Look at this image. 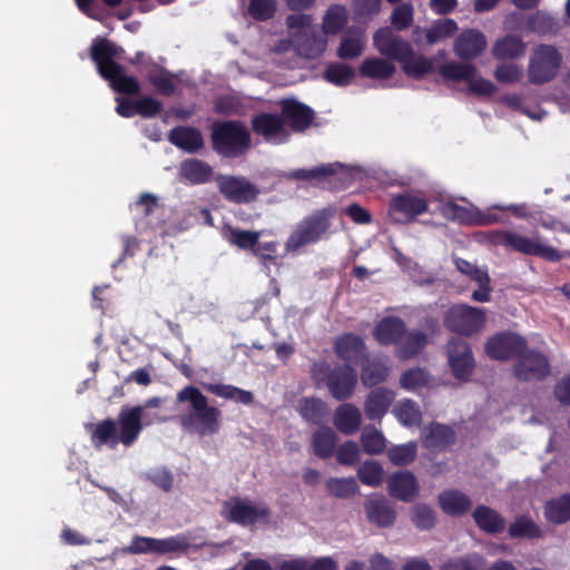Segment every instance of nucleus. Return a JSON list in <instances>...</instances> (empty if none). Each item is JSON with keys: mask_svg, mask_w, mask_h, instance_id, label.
Returning <instances> with one entry per match:
<instances>
[{"mask_svg": "<svg viewBox=\"0 0 570 570\" xmlns=\"http://www.w3.org/2000/svg\"><path fill=\"white\" fill-rule=\"evenodd\" d=\"M373 45L379 52L402 65V71L410 78L421 79L434 70L432 59L416 55L411 43L394 35L389 27L379 28L373 35Z\"/></svg>", "mask_w": 570, "mask_h": 570, "instance_id": "1", "label": "nucleus"}, {"mask_svg": "<svg viewBox=\"0 0 570 570\" xmlns=\"http://www.w3.org/2000/svg\"><path fill=\"white\" fill-rule=\"evenodd\" d=\"M124 53L122 47L105 38H97L90 47V58L96 63L101 78L109 81L116 92L138 95L140 92L138 80L127 76L124 67L117 62V59H122Z\"/></svg>", "mask_w": 570, "mask_h": 570, "instance_id": "2", "label": "nucleus"}, {"mask_svg": "<svg viewBox=\"0 0 570 570\" xmlns=\"http://www.w3.org/2000/svg\"><path fill=\"white\" fill-rule=\"evenodd\" d=\"M177 401L189 403L188 411L178 416L180 425L190 432H196L200 436L214 435L220 430L222 412L216 406L208 405L207 397L202 391L187 385L177 393Z\"/></svg>", "mask_w": 570, "mask_h": 570, "instance_id": "3", "label": "nucleus"}, {"mask_svg": "<svg viewBox=\"0 0 570 570\" xmlns=\"http://www.w3.org/2000/svg\"><path fill=\"white\" fill-rule=\"evenodd\" d=\"M311 377L317 386H326L331 396L337 401L351 399L357 385V372L351 364L332 366L326 361L314 362Z\"/></svg>", "mask_w": 570, "mask_h": 570, "instance_id": "4", "label": "nucleus"}, {"mask_svg": "<svg viewBox=\"0 0 570 570\" xmlns=\"http://www.w3.org/2000/svg\"><path fill=\"white\" fill-rule=\"evenodd\" d=\"M213 150L223 158H237L252 145L250 132L240 120H216L210 126Z\"/></svg>", "mask_w": 570, "mask_h": 570, "instance_id": "5", "label": "nucleus"}, {"mask_svg": "<svg viewBox=\"0 0 570 570\" xmlns=\"http://www.w3.org/2000/svg\"><path fill=\"white\" fill-rule=\"evenodd\" d=\"M331 228V212L320 209L313 214L305 216L292 232L285 243V249L288 253L298 250L299 248L316 244L324 238Z\"/></svg>", "mask_w": 570, "mask_h": 570, "instance_id": "6", "label": "nucleus"}, {"mask_svg": "<svg viewBox=\"0 0 570 570\" xmlns=\"http://www.w3.org/2000/svg\"><path fill=\"white\" fill-rule=\"evenodd\" d=\"M562 63V55L552 45H538L530 57L528 77L534 85L551 81L558 73Z\"/></svg>", "mask_w": 570, "mask_h": 570, "instance_id": "7", "label": "nucleus"}, {"mask_svg": "<svg viewBox=\"0 0 570 570\" xmlns=\"http://www.w3.org/2000/svg\"><path fill=\"white\" fill-rule=\"evenodd\" d=\"M485 318L484 309L468 304H456L445 312L443 324L450 332L472 336L484 327Z\"/></svg>", "mask_w": 570, "mask_h": 570, "instance_id": "8", "label": "nucleus"}, {"mask_svg": "<svg viewBox=\"0 0 570 570\" xmlns=\"http://www.w3.org/2000/svg\"><path fill=\"white\" fill-rule=\"evenodd\" d=\"M512 373L521 382L544 381L551 373L550 360L542 352L527 346L514 361Z\"/></svg>", "mask_w": 570, "mask_h": 570, "instance_id": "9", "label": "nucleus"}, {"mask_svg": "<svg viewBox=\"0 0 570 570\" xmlns=\"http://www.w3.org/2000/svg\"><path fill=\"white\" fill-rule=\"evenodd\" d=\"M527 340L512 332H500L490 336L485 344L487 355L497 361L517 360L527 347Z\"/></svg>", "mask_w": 570, "mask_h": 570, "instance_id": "10", "label": "nucleus"}, {"mask_svg": "<svg viewBox=\"0 0 570 570\" xmlns=\"http://www.w3.org/2000/svg\"><path fill=\"white\" fill-rule=\"evenodd\" d=\"M216 183L223 197L234 204L255 202L259 195L257 186L243 176L218 175Z\"/></svg>", "mask_w": 570, "mask_h": 570, "instance_id": "11", "label": "nucleus"}, {"mask_svg": "<svg viewBox=\"0 0 570 570\" xmlns=\"http://www.w3.org/2000/svg\"><path fill=\"white\" fill-rule=\"evenodd\" d=\"M448 358L452 375L459 381H469L475 367L470 344L460 337L451 338L448 343Z\"/></svg>", "mask_w": 570, "mask_h": 570, "instance_id": "12", "label": "nucleus"}, {"mask_svg": "<svg viewBox=\"0 0 570 570\" xmlns=\"http://www.w3.org/2000/svg\"><path fill=\"white\" fill-rule=\"evenodd\" d=\"M428 210V200L411 193L394 195L389 205V215L395 223L413 222Z\"/></svg>", "mask_w": 570, "mask_h": 570, "instance_id": "13", "label": "nucleus"}, {"mask_svg": "<svg viewBox=\"0 0 570 570\" xmlns=\"http://www.w3.org/2000/svg\"><path fill=\"white\" fill-rule=\"evenodd\" d=\"M284 126L287 125L294 132L308 129L315 118V111L295 98H284L278 102Z\"/></svg>", "mask_w": 570, "mask_h": 570, "instance_id": "14", "label": "nucleus"}, {"mask_svg": "<svg viewBox=\"0 0 570 570\" xmlns=\"http://www.w3.org/2000/svg\"><path fill=\"white\" fill-rule=\"evenodd\" d=\"M142 413L144 407L141 405L132 407H121L118 414V420L116 422L117 426L119 425L118 439L120 440L122 445L130 446L139 438V434L141 433L144 428Z\"/></svg>", "mask_w": 570, "mask_h": 570, "instance_id": "15", "label": "nucleus"}, {"mask_svg": "<svg viewBox=\"0 0 570 570\" xmlns=\"http://www.w3.org/2000/svg\"><path fill=\"white\" fill-rule=\"evenodd\" d=\"M508 247L523 255L537 256L552 263L559 262L562 258L558 249L543 244L539 237L530 238L512 233Z\"/></svg>", "mask_w": 570, "mask_h": 570, "instance_id": "16", "label": "nucleus"}, {"mask_svg": "<svg viewBox=\"0 0 570 570\" xmlns=\"http://www.w3.org/2000/svg\"><path fill=\"white\" fill-rule=\"evenodd\" d=\"M271 518V510L265 504H253L236 499L228 512V521L248 527L255 524L257 521L268 522Z\"/></svg>", "mask_w": 570, "mask_h": 570, "instance_id": "17", "label": "nucleus"}, {"mask_svg": "<svg viewBox=\"0 0 570 570\" xmlns=\"http://www.w3.org/2000/svg\"><path fill=\"white\" fill-rule=\"evenodd\" d=\"M364 510L367 521L377 528H390L395 523L396 511L384 495L368 498Z\"/></svg>", "mask_w": 570, "mask_h": 570, "instance_id": "18", "label": "nucleus"}, {"mask_svg": "<svg viewBox=\"0 0 570 570\" xmlns=\"http://www.w3.org/2000/svg\"><path fill=\"white\" fill-rule=\"evenodd\" d=\"M334 352L344 364H355L366 355L364 340L354 333H344L334 342Z\"/></svg>", "mask_w": 570, "mask_h": 570, "instance_id": "19", "label": "nucleus"}, {"mask_svg": "<svg viewBox=\"0 0 570 570\" xmlns=\"http://www.w3.org/2000/svg\"><path fill=\"white\" fill-rule=\"evenodd\" d=\"M387 490L391 497L403 502H411L419 494L420 485L412 472L399 471L389 476Z\"/></svg>", "mask_w": 570, "mask_h": 570, "instance_id": "20", "label": "nucleus"}, {"mask_svg": "<svg viewBox=\"0 0 570 570\" xmlns=\"http://www.w3.org/2000/svg\"><path fill=\"white\" fill-rule=\"evenodd\" d=\"M487 48V38L478 29L463 30L454 41V52L461 59L479 57Z\"/></svg>", "mask_w": 570, "mask_h": 570, "instance_id": "21", "label": "nucleus"}, {"mask_svg": "<svg viewBox=\"0 0 570 570\" xmlns=\"http://www.w3.org/2000/svg\"><path fill=\"white\" fill-rule=\"evenodd\" d=\"M395 393L384 386L375 387L365 397L364 414L371 421H381L389 412Z\"/></svg>", "mask_w": 570, "mask_h": 570, "instance_id": "22", "label": "nucleus"}, {"mask_svg": "<svg viewBox=\"0 0 570 570\" xmlns=\"http://www.w3.org/2000/svg\"><path fill=\"white\" fill-rule=\"evenodd\" d=\"M391 371V365L386 357L374 356L370 358L367 354L361 364V381L365 387H373L386 381Z\"/></svg>", "mask_w": 570, "mask_h": 570, "instance_id": "23", "label": "nucleus"}, {"mask_svg": "<svg viewBox=\"0 0 570 570\" xmlns=\"http://www.w3.org/2000/svg\"><path fill=\"white\" fill-rule=\"evenodd\" d=\"M405 323L397 316L383 317L374 327L373 336L380 345H399L405 335Z\"/></svg>", "mask_w": 570, "mask_h": 570, "instance_id": "24", "label": "nucleus"}, {"mask_svg": "<svg viewBox=\"0 0 570 570\" xmlns=\"http://www.w3.org/2000/svg\"><path fill=\"white\" fill-rule=\"evenodd\" d=\"M252 130L269 141L285 132L284 119L281 114L261 112L250 121Z\"/></svg>", "mask_w": 570, "mask_h": 570, "instance_id": "25", "label": "nucleus"}, {"mask_svg": "<svg viewBox=\"0 0 570 570\" xmlns=\"http://www.w3.org/2000/svg\"><path fill=\"white\" fill-rule=\"evenodd\" d=\"M169 141L187 153L194 154L204 147V138L199 129L189 126L174 127L168 134Z\"/></svg>", "mask_w": 570, "mask_h": 570, "instance_id": "26", "label": "nucleus"}, {"mask_svg": "<svg viewBox=\"0 0 570 570\" xmlns=\"http://www.w3.org/2000/svg\"><path fill=\"white\" fill-rule=\"evenodd\" d=\"M438 503L441 510L451 517H460L468 513L472 508L471 499L460 490H444L438 495Z\"/></svg>", "mask_w": 570, "mask_h": 570, "instance_id": "27", "label": "nucleus"}, {"mask_svg": "<svg viewBox=\"0 0 570 570\" xmlns=\"http://www.w3.org/2000/svg\"><path fill=\"white\" fill-rule=\"evenodd\" d=\"M472 518L480 530L488 534L497 535L504 531L505 519L494 509L488 505H476Z\"/></svg>", "mask_w": 570, "mask_h": 570, "instance_id": "28", "label": "nucleus"}, {"mask_svg": "<svg viewBox=\"0 0 570 570\" xmlns=\"http://www.w3.org/2000/svg\"><path fill=\"white\" fill-rule=\"evenodd\" d=\"M334 425L344 435L356 433L362 424L361 411L351 403H343L334 412Z\"/></svg>", "mask_w": 570, "mask_h": 570, "instance_id": "29", "label": "nucleus"}, {"mask_svg": "<svg viewBox=\"0 0 570 570\" xmlns=\"http://www.w3.org/2000/svg\"><path fill=\"white\" fill-rule=\"evenodd\" d=\"M365 37L361 29H348L340 40L336 56L341 60H353L363 55Z\"/></svg>", "mask_w": 570, "mask_h": 570, "instance_id": "30", "label": "nucleus"}, {"mask_svg": "<svg viewBox=\"0 0 570 570\" xmlns=\"http://www.w3.org/2000/svg\"><path fill=\"white\" fill-rule=\"evenodd\" d=\"M118 436L117 422L114 419L108 417L92 425L90 440L96 449H100L102 446L115 449L119 443H121Z\"/></svg>", "mask_w": 570, "mask_h": 570, "instance_id": "31", "label": "nucleus"}, {"mask_svg": "<svg viewBox=\"0 0 570 570\" xmlns=\"http://www.w3.org/2000/svg\"><path fill=\"white\" fill-rule=\"evenodd\" d=\"M524 29L538 36H553L560 30L557 18L547 11L537 10L527 17Z\"/></svg>", "mask_w": 570, "mask_h": 570, "instance_id": "32", "label": "nucleus"}, {"mask_svg": "<svg viewBox=\"0 0 570 570\" xmlns=\"http://www.w3.org/2000/svg\"><path fill=\"white\" fill-rule=\"evenodd\" d=\"M222 235L229 245L250 252L257 247L258 239L261 238V232L245 230L229 224H225L222 227Z\"/></svg>", "mask_w": 570, "mask_h": 570, "instance_id": "33", "label": "nucleus"}, {"mask_svg": "<svg viewBox=\"0 0 570 570\" xmlns=\"http://www.w3.org/2000/svg\"><path fill=\"white\" fill-rule=\"evenodd\" d=\"M311 444L315 456L327 460L337 446V434L330 426H322L312 434Z\"/></svg>", "mask_w": 570, "mask_h": 570, "instance_id": "34", "label": "nucleus"}, {"mask_svg": "<svg viewBox=\"0 0 570 570\" xmlns=\"http://www.w3.org/2000/svg\"><path fill=\"white\" fill-rule=\"evenodd\" d=\"M428 340V335L423 331L405 330V335L395 348L397 357L404 361L415 357L425 348Z\"/></svg>", "mask_w": 570, "mask_h": 570, "instance_id": "35", "label": "nucleus"}, {"mask_svg": "<svg viewBox=\"0 0 570 570\" xmlns=\"http://www.w3.org/2000/svg\"><path fill=\"white\" fill-rule=\"evenodd\" d=\"M455 441V433L452 428L431 423L423 438V445L429 450H444Z\"/></svg>", "mask_w": 570, "mask_h": 570, "instance_id": "36", "label": "nucleus"}, {"mask_svg": "<svg viewBox=\"0 0 570 570\" xmlns=\"http://www.w3.org/2000/svg\"><path fill=\"white\" fill-rule=\"evenodd\" d=\"M525 43L517 35H507L498 39L492 47V55L498 60L517 59L524 55Z\"/></svg>", "mask_w": 570, "mask_h": 570, "instance_id": "37", "label": "nucleus"}, {"mask_svg": "<svg viewBox=\"0 0 570 570\" xmlns=\"http://www.w3.org/2000/svg\"><path fill=\"white\" fill-rule=\"evenodd\" d=\"M180 176L193 185H200L210 181L213 168L200 159H186L180 164Z\"/></svg>", "mask_w": 570, "mask_h": 570, "instance_id": "38", "label": "nucleus"}, {"mask_svg": "<svg viewBox=\"0 0 570 570\" xmlns=\"http://www.w3.org/2000/svg\"><path fill=\"white\" fill-rule=\"evenodd\" d=\"M543 514L552 524H563L570 521V493L548 500L543 507Z\"/></svg>", "mask_w": 570, "mask_h": 570, "instance_id": "39", "label": "nucleus"}, {"mask_svg": "<svg viewBox=\"0 0 570 570\" xmlns=\"http://www.w3.org/2000/svg\"><path fill=\"white\" fill-rule=\"evenodd\" d=\"M297 52L306 59H316L325 51L327 39L325 35L315 31L304 32L297 39Z\"/></svg>", "mask_w": 570, "mask_h": 570, "instance_id": "40", "label": "nucleus"}, {"mask_svg": "<svg viewBox=\"0 0 570 570\" xmlns=\"http://www.w3.org/2000/svg\"><path fill=\"white\" fill-rule=\"evenodd\" d=\"M296 410L306 422L318 425L327 414V404L318 397H302Z\"/></svg>", "mask_w": 570, "mask_h": 570, "instance_id": "41", "label": "nucleus"}, {"mask_svg": "<svg viewBox=\"0 0 570 570\" xmlns=\"http://www.w3.org/2000/svg\"><path fill=\"white\" fill-rule=\"evenodd\" d=\"M395 66L381 58H366L358 67V72L364 78L385 80L395 73Z\"/></svg>", "mask_w": 570, "mask_h": 570, "instance_id": "42", "label": "nucleus"}, {"mask_svg": "<svg viewBox=\"0 0 570 570\" xmlns=\"http://www.w3.org/2000/svg\"><path fill=\"white\" fill-rule=\"evenodd\" d=\"M508 534L512 539H539L543 537V531L530 517L519 515L510 523Z\"/></svg>", "mask_w": 570, "mask_h": 570, "instance_id": "43", "label": "nucleus"}, {"mask_svg": "<svg viewBox=\"0 0 570 570\" xmlns=\"http://www.w3.org/2000/svg\"><path fill=\"white\" fill-rule=\"evenodd\" d=\"M150 69L147 72L149 82L164 96H171L176 85L174 75L150 60Z\"/></svg>", "mask_w": 570, "mask_h": 570, "instance_id": "44", "label": "nucleus"}, {"mask_svg": "<svg viewBox=\"0 0 570 570\" xmlns=\"http://www.w3.org/2000/svg\"><path fill=\"white\" fill-rule=\"evenodd\" d=\"M142 480L149 482L165 493L171 492L175 484V475L166 465H158L148 469L142 474Z\"/></svg>", "mask_w": 570, "mask_h": 570, "instance_id": "45", "label": "nucleus"}, {"mask_svg": "<svg viewBox=\"0 0 570 570\" xmlns=\"http://www.w3.org/2000/svg\"><path fill=\"white\" fill-rule=\"evenodd\" d=\"M325 489L331 497L337 499H351L360 490L356 480L350 478H328L325 482Z\"/></svg>", "mask_w": 570, "mask_h": 570, "instance_id": "46", "label": "nucleus"}, {"mask_svg": "<svg viewBox=\"0 0 570 570\" xmlns=\"http://www.w3.org/2000/svg\"><path fill=\"white\" fill-rule=\"evenodd\" d=\"M393 413L401 424L409 428L420 424L422 420L419 405L410 399L399 401L393 409Z\"/></svg>", "mask_w": 570, "mask_h": 570, "instance_id": "47", "label": "nucleus"}, {"mask_svg": "<svg viewBox=\"0 0 570 570\" xmlns=\"http://www.w3.org/2000/svg\"><path fill=\"white\" fill-rule=\"evenodd\" d=\"M347 23V13L343 6H331L323 18V33L337 35Z\"/></svg>", "mask_w": 570, "mask_h": 570, "instance_id": "48", "label": "nucleus"}, {"mask_svg": "<svg viewBox=\"0 0 570 570\" xmlns=\"http://www.w3.org/2000/svg\"><path fill=\"white\" fill-rule=\"evenodd\" d=\"M354 77V69L343 62H331L324 70V79L338 87L350 85Z\"/></svg>", "mask_w": 570, "mask_h": 570, "instance_id": "49", "label": "nucleus"}, {"mask_svg": "<svg viewBox=\"0 0 570 570\" xmlns=\"http://www.w3.org/2000/svg\"><path fill=\"white\" fill-rule=\"evenodd\" d=\"M338 168H343V165L340 163L335 164H325L318 167H314L311 169H295L291 171L289 178L295 180H322L324 178L331 177L337 173Z\"/></svg>", "mask_w": 570, "mask_h": 570, "instance_id": "50", "label": "nucleus"}, {"mask_svg": "<svg viewBox=\"0 0 570 570\" xmlns=\"http://www.w3.org/2000/svg\"><path fill=\"white\" fill-rule=\"evenodd\" d=\"M476 72V69L471 63L463 62H446L439 67V73L446 80H471Z\"/></svg>", "mask_w": 570, "mask_h": 570, "instance_id": "51", "label": "nucleus"}, {"mask_svg": "<svg viewBox=\"0 0 570 570\" xmlns=\"http://www.w3.org/2000/svg\"><path fill=\"white\" fill-rule=\"evenodd\" d=\"M417 455V445L411 441L404 444L393 445L387 450V458L392 464L405 466L414 462Z\"/></svg>", "mask_w": 570, "mask_h": 570, "instance_id": "52", "label": "nucleus"}, {"mask_svg": "<svg viewBox=\"0 0 570 570\" xmlns=\"http://www.w3.org/2000/svg\"><path fill=\"white\" fill-rule=\"evenodd\" d=\"M484 559L479 553H469L462 557L448 559L440 570H482Z\"/></svg>", "mask_w": 570, "mask_h": 570, "instance_id": "53", "label": "nucleus"}, {"mask_svg": "<svg viewBox=\"0 0 570 570\" xmlns=\"http://www.w3.org/2000/svg\"><path fill=\"white\" fill-rule=\"evenodd\" d=\"M361 444L365 453L377 455L384 452L386 441L384 435L375 428L366 426L361 435Z\"/></svg>", "mask_w": 570, "mask_h": 570, "instance_id": "54", "label": "nucleus"}, {"mask_svg": "<svg viewBox=\"0 0 570 570\" xmlns=\"http://www.w3.org/2000/svg\"><path fill=\"white\" fill-rule=\"evenodd\" d=\"M430 381V374L422 367H412L402 373L400 385L406 391H413L426 386Z\"/></svg>", "mask_w": 570, "mask_h": 570, "instance_id": "55", "label": "nucleus"}, {"mask_svg": "<svg viewBox=\"0 0 570 570\" xmlns=\"http://www.w3.org/2000/svg\"><path fill=\"white\" fill-rule=\"evenodd\" d=\"M278 243L277 242H264L258 240L257 247L253 249V255L257 257L264 268L269 269L272 266L278 265Z\"/></svg>", "mask_w": 570, "mask_h": 570, "instance_id": "56", "label": "nucleus"}, {"mask_svg": "<svg viewBox=\"0 0 570 570\" xmlns=\"http://www.w3.org/2000/svg\"><path fill=\"white\" fill-rule=\"evenodd\" d=\"M478 209H470L454 202H449L443 207V214L464 225H475Z\"/></svg>", "mask_w": 570, "mask_h": 570, "instance_id": "57", "label": "nucleus"}, {"mask_svg": "<svg viewBox=\"0 0 570 570\" xmlns=\"http://www.w3.org/2000/svg\"><path fill=\"white\" fill-rule=\"evenodd\" d=\"M383 468L376 461H365L363 462L358 470L357 476L360 481L370 487H376L381 484L383 479Z\"/></svg>", "mask_w": 570, "mask_h": 570, "instance_id": "58", "label": "nucleus"}, {"mask_svg": "<svg viewBox=\"0 0 570 570\" xmlns=\"http://www.w3.org/2000/svg\"><path fill=\"white\" fill-rule=\"evenodd\" d=\"M276 0H249L248 14L256 21H267L275 16Z\"/></svg>", "mask_w": 570, "mask_h": 570, "instance_id": "59", "label": "nucleus"}, {"mask_svg": "<svg viewBox=\"0 0 570 570\" xmlns=\"http://www.w3.org/2000/svg\"><path fill=\"white\" fill-rule=\"evenodd\" d=\"M412 522L420 530H430L435 525V511L426 504H416L412 509Z\"/></svg>", "mask_w": 570, "mask_h": 570, "instance_id": "60", "label": "nucleus"}, {"mask_svg": "<svg viewBox=\"0 0 570 570\" xmlns=\"http://www.w3.org/2000/svg\"><path fill=\"white\" fill-rule=\"evenodd\" d=\"M188 547V540L184 535L155 539V553L159 554L186 551Z\"/></svg>", "mask_w": 570, "mask_h": 570, "instance_id": "61", "label": "nucleus"}, {"mask_svg": "<svg viewBox=\"0 0 570 570\" xmlns=\"http://www.w3.org/2000/svg\"><path fill=\"white\" fill-rule=\"evenodd\" d=\"M413 14V6L403 2L394 8L391 16V23L397 31H402L412 24Z\"/></svg>", "mask_w": 570, "mask_h": 570, "instance_id": "62", "label": "nucleus"}, {"mask_svg": "<svg viewBox=\"0 0 570 570\" xmlns=\"http://www.w3.org/2000/svg\"><path fill=\"white\" fill-rule=\"evenodd\" d=\"M336 461L342 465L352 466L356 464L360 456V450L354 441H345L336 450Z\"/></svg>", "mask_w": 570, "mask_h": 570, "instance_id": "63", "label": "nucleus"}, {"mask_svg": "<svg viewBox=\"0 0 570 570\" xmlns=\"http://www.w3.org/2000/svg\"><path fill=\"white\" fill-rule=\"evenodd\" d=\"M494 77L501 83H515L522 78V68L513 63H502L497 67Z\"/></svg>", "mask_w": 570, "mask_h": 570, "instance_id": "64", "label": "nucleus"}]
</instances>
